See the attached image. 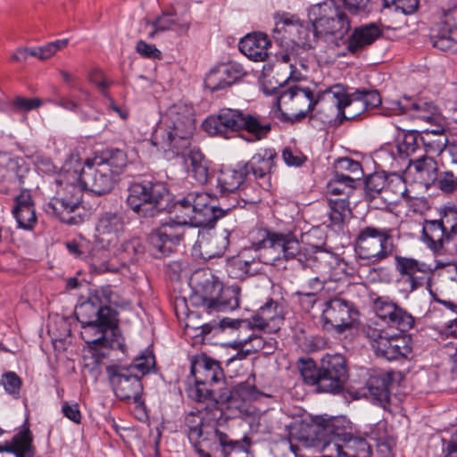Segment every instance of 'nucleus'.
Segmentation results:
<instances>
[{
    "label": "nucleus",
    "mask_w": 457,
    "mask_h": 457,
    "mask_svg": "<svg viewBox=\"0 0 457 457\" xmlns=\"http://www.w3.org/2000/svg\"><path fill=\"white\" fill-rule=\"evenodd\" d=\"M346 8L335 0L312 4L308 10V17L316 33L343 37L351 29V20Z\"/></svg>",
    "instance_id": "13"
},
{
    "label": "nucleus",
    "mask_w": 457,
    "mask_h": 457,
    "mask_svg": "<svg viewBox=\"0 0 457 457\" xmlns=\"http://www.w3.org/2000/svg\"><path fill=\"white\" fill-rule=\"evenodd\" d=\"M79 154L71 153L55 179V195L45 206L47 213L56 216L62 222L69 225L82 223L85 216V210L82 207L85 187L79 176Z\"/></svg>",
    "instance_id": "2"
},
{
    "label": "nucleus",
    "mask_w": 457,
    "mask_h": 457,
    "mask_svg": "<svg viewBox=\"0 0 457 457\" xmlns=\"http://www.w3.org/2000/svg\"><path fill=\"white\" fill-rule=\"evenodd\" d=\"M411 96H403L397 100H386L382 103V111L384 115H401L406 114Z\"/></svg>",
    "instance_id": "53"
},
{
    "label": "nucleus",
    "mask_w": 457,
    "mask_h": 457,
    "mask_svg": "<svg viewBox=\"0 0 457 457\" xmlns=\"http://www.w3.org/2000/svg\"><path fill=\"white\" fill-rule=\"evenodd\" d=\"M226 270L228 276L236 279H244L258 272V268H251L245 264L237 254L227 261Z\"/></svg>",
    "instance_id": "47"
},
{
    "label": "nucleus",
    "mask_w": 457,
    "mask_h": 457,
    "mask_svg": "<svg viewBox=\"0 0 457 457\" xmlns=\"http://www.w3.org/2000/svg\"><path fill=\"white\" fill-rule=\"evenodd\" d=\"M42 104V100L37 97L27 98L17 96L11 100L10 107L13 112H26L39 108Z\"/></svg>",
    "instance_id": "55"
},
{
    "label": "nucleus",
    "mask_w": 457,
    "mask_h": 457,
    "mask_svg": "<svg viewBox=\"0 0 457 457\" xmlns=\"http://www.w3.org/2000/svg\"><path fill=\"white\" fill-rule=\"evenodd\" d=\"M28 173L29 169L22 160L8 159L6 174L4 175L7 179L17 181L19 186H22L25 183V178Z\"/></svg>",
    "instance_id": "49"
},
{
    "label": "nucleus",
    "mask_w": 457,
    "mask_h": 457,
    "mask_svg": "<svg viewBox=\"0 0 457 457\" xmlns=\"http://www.w3.org/2000/svg\"><path fill=\"white\" fill-rule=\"evenodd\" d=\"M250 345V348L241 350L235 356L231 357L228 361H232L236 359H245L246 356L257 353L261 350H265L266 353H270L273 351L274 347L271 342L266 341L262 337L258 335H251L246 338L240 339L238 342L233 344L234 348H243L244 346Z\"/></svg>",
    "instance_id": "41"
},
{
    "label": "nucleus",
    "mask_w": 457,
    "mask_h": 457,
    "mask_svg": "<svg viewBox=\"0 0 457 457\" xmlns=\"http://www.w3.org/2000/svg\"><path fill=\"white\" fill-rule=\"evenodd\" d=\"M328 205V217L334 225H341L352 214L347 198H329Z\"/></svg>",
    "instance_id": "46"
},
{
    "label": "nucleus",
    "mask_w": 457,
    "mask_h": 457,
    "mask_svg": "<svg viewBox=\"0 0 457 457\" xmlns=\"http://www.w3.org/2000/svg\"><path fill=\"white\" fill-rule=\"evenodd\" d=\"M348 421L344 417H333L326 420L316 431L317 438L314 445L322 453L324 457V449L328 444L332 445L341 443L337 439L345 438L351 432L348 429Z\"/></svg>",
    "instance_id": "26"
},
{
    "label": "nucleus",
    "mask_w": 457,
    "mask_h": 457,
    "mask_svg": "<svg viewBox=\"0 0 457 457\" xmlns=\"http://www.w3.org/2000/svg\"><path fill=\"white\" fill-rule=\"evenodd\" d=\"M21 385V378L14 371H7L1 376L0 386L14 399L20 398Z\"/></svg>",
    "instance_id": "50"
},
{
    "label": "nucleus",
    "mask_w": 457,
    "mask_h": 457,
    "mask_svg": "<svg viewBox=\"0 0 457 457\" xmlns=\"http://www.w3.org/2000/svg\"><path fill=\"white\" fill-rule=\"evenodd\" d=\"M212 432L221 446V457H227L235 448L240 446L238 440L230 439L227 434L215 428V426Z\"/></svg>",
    "instance_id": "60"
},
{
    "label": "nucleus",
    "mask_w": 457,
    "mask_h": 457,
    "mask_svg": "<svg viewBox=\"0 0 457 457\" xmlns=\"http://www.w3.org/2000/svg\"><path fill=\"white\" fill-rule=\"evenodd\" d=\"M457 236V223L447 231L441 220H425L422 228V241L435 256L445 255L448 244Z\"/></svg>",
    "instance_id": "20"
},
{
    "label": "nucleus",
    "mask_w": 457,
    "mask_h": 457,
    "mask_svg": "<svg viewBox=\"0 0 457 457\" xmlns=\"http://www.w3.org/2000/svg\"><path fill=\"white\" fill-rule=\"evenodd\" d=\"M12 213L17 221L19 228L32 230L37 223L35 206L25 208L21 211H12Z\"/></svg>",
    "instance_id": "51"
},
{
    "label": "nucleus",
    "mask_w": 457,
    "mask_h": 457,
    "mask_svg": "<svg viewBox=\"0 0 457 457\" xmlns=\"http://www.w3.org/2000/svg\"><path fill=\"white\" fill-rule=\"evenodd\" d=\"M339 445L328 444L324 449V457H370L371 447L366 438L350 433L345 438L337 439Z\"/></svg>",
    "instance_id": "25"
},
{
    "label": "nucleus",
    "mask_w": 457,
    "mask_h": 457,
    "mask_svg": "<svg viewBox=\"0 0 457 457\" xmlns=\"http://www.w3.org/2000/svg\"><path fill=\"white\" fill-rule=\"evenodd\" d=\"M357 97L360 100L354 101L353 105H357L356 110L349 111L350 117H358L365 110L375 108L382 104L381 97L377 90L357 89Z\"/></svg>",
    "instance_id": "44"
},
{
    "label": "nucleus",
    "mask_w": 457,
    "mask_h": 457,
    "mask_svg": "<svg viewBox=\"0 0 457 457\" xmlns=\"http://www.w3.org/2000/svg\"><path fill=\"white\" fill-rule=\"evenodd\" d=\"M395 267L399 274L398 281L405 283L410 292L421 287L426 277L432 271L427 263L402 255L395 256Z\"/></svg>",
    "instance_id": "24"
},
{
    "label": "nucleus",
    "mask_w": 457,
    "mask_h": 457,
    "mask_svg": "<svg viewBox=\"0 0 457 457\" xmlns=\"http://www.w3.org/2000/svg\"><path fill=\"white\" fill-rule=\"evenodd\" d=\"M277 32H283L284 37H287L294 45L304 49L313 48L316 37L320 35V33H316L312 23H303L295 17L284 18L277 22L273 35L275 38H277L275 36Z\"/></svg>",
    "instance_id": "21"
},
{
    "label": "nucleus",
    "mask_w": 457,
    "mask_h": 457,
    "mask_svg": "<svg viewBox=\"0 0 457 457\" xmlns=\"http://www.w3.org/2000/svg\"><path fill=\"white\" fill-rule=\"evenodd\" d=\"M246 170L242 163L237 164L234 168H224L220 170L218 179L217 187L220 195L236 193L246 179Z\"/></svg>",
    "instance_id": "33"
},
{
    "label": "nucleus",
    "mask_w": 457,
    "mask_h": 457,
    "mask_svg": "<svg viewBox=\"0 0 457 457\" xmlns=\"http://www.w3.org/2000/svg\"><path fill=\"white\" fill-rule=\"evenodd\" d=\"M174 24L175 20L173 19V14L170 12H164L151 23L153 31L149 33L148 37L152 38L154 37V34L168 30Z\"/></svg>",
    "instance_id": "61"
},
{
    "label": "nucleus",
    "mask_w": 457,
    "mask_h": 457,
    "mask_svg": "<svg viewBox=\"0 0 457 457\" xmlns=\"http://www.w3.org/2000/svg\"><path fill=\"white\" fill-rule=\"evenodd\" d=\"M187 159L189 161V170L195 179L200 184L207 183L212 176L209 160L205 158L201 151L195 149L189 152Z\"/></svg>",
    "instance_id": "43"
},
{
    "label": "nucleus",
    "mask_w": 457,
    "mask_h": 457,
    "mask_svg": "<svg viewBox=\"0 0 457 457\" xmlns=\"http://www.w3.org/2000/svg\"><path fill=\"white\" fill-rule=\"evenodd\" d=\"M276 158L277 153L274 149H264L254 154L250 161L242 165L245 168L247 176L252 173L256 179H265L271 173Z\"/></svg>",
    "instance_id": "32"
},
{
    "label": "nucleus",
    "mask_w": 457,
    "mask_h": 457,
    "mask_svg": "<svg viewBox=\"0 0 457 457\" xmlns=\"http://www.w3.org/2000/svg\"><path fill=\"white\" fill-rule=\"evenodd\" d=\"M79 176L85 189L97 195L109 193L117 180L107 167L91 158L86 159L83 164L80 162Z\"/></svg>",
    "instance_id": "18"
},
{
    "label": "nucleus",
    "mask_w": 457,
    "mask_h": 457,
    "mask_svg": "<svg viewBox=\"0 0 457 457\" xmlns=\"http://www.w3.org/2000/svg\"><path fill=\"white\" fill-rule=\"evenodd\" d=\"M80 332L82 339L92 349L121 348L122 344L117 338L118 319L117 317L99 320L81 324Z\"/></svg>",
    "instance_id": "16"
},
{
    "label": "nucleus",
    "mask_w": 457,
    "mask_h": 457,
    "mask_svg": "<svg viewBox=\"0 0 457 457\" xmlns=\"http://www.w3.org/2000/svg\"><path fill=\"white\" fill-rule=\"evenodd\" d=\"M406 115L413 120L434 123L437 119V108L432 102L411 96Z\"/></svg>",
    "instance_id": "40"
},
{
    "label": "nucleus",
    "mask_w": 457,
    "mask_h": 457,
    "mask_svg": "<svg viewBox=\"0 0 457 457\" xmlns=\"http://www.w3.org/2000/svg\"><path fill=\"white\" fill-rule=\"evenodd\" d=\"M191 374L195 378V387L190 395L197 402H212V405L228 403L229 407L238 408V399L243 402L256 399L258 391L248 383H241L233 390L225 389L219 396L212 386L224 379V372L219 361L203 355L191 366Z\"/></svg>",
    "instance_id": "3"
},
{
    "label": "nucleus",
    "mask_w": 457,
    "mask_h": 457,
    "mask_svg": "<svg viewBox=\"0 0 457 457\" xmlns=\"http://www.w3.org/2000/svg\"><path fill=\"white\" fill-rule=\"evenodd\" d=\"M394 180L389 179L384 173L375 172L365 179L364 191L366 198L372 201L381 197L385 201L394 202L395 199L389 196L390 186Z\"/></svg>",
    "instance_id": "35"
},
{
    "label": "nucleus",
    "mask_w": 457,
    "mask_h": 457,
    "mask_svg": "<svg viewBox=\"0 0 457 457\" xmlns=\"http://www.w3.org/2000/svg\"><path fill=\"white\" fill-rule=\"evenodd\" d=\"M358 312L353 303L341 297H333L325 303L322 317L338 333L352 327Z\"/></svg>",
    "instance_id": "22"
},
{
    "label": "nucleus",
    "mask_w": 457,
    "mask_h": 457,
    "mask_svg": "<svg viewBox=\"0 0 457 457\" xmlns=\"http://www.w3.org/2000/svg\"><path fill=\"white\" fill-rule=\"evenodd\" d=\"M236 204L228 207L216 205V199L205 192H190L173 205L175 216L153 230L148 237L151 254L161 259L175 251L183 240L187 226L212 227Z\"/></svg>",
    "instance_id": "1"
},
{
    "label": "nucleus",
    "mask_w": 457,
    "mask_h": 457,
    "mask_svg": "<svg viewBox=\"0 0 457 457\" xmlns=\"http://www.w3.org/2000/svg\"><path fill=\"white\" fill-rule=\"evenodd\" d=\"M337 87V96H335L334 108L335 112L331 117L325 120L324 125L335 124L341 125L346 120H353L355 117H350L349 111L356 110L357 105H353L354 101L360 100L357 97L356 90L353 93H347L345 87L341 84H335L329 87V89H335Z\"/></svg>",
    "instance_id": "28"
},
{
    "label": "nucleus",
    "mask_w": 457,
    "mask_h": 457,
    "mask_svg": "<svg viewBox=\"0 0 457 457\" xmlns=\"http://www.w3.org/2000/svg\"><path fill=\"white\" fill-rule=\"evenodd\" d=\"M125 217L121 212L105 211L98 215L95 237L97 245L104 249L116 247L125 232Z\"/></svg>",
    "instance_id": "17"
},
{
    "label": "nucleus",
    "mask_w": 457,
    "mask_h": 457,
    "mask_svg": "<svg viewBox=\"0 0 457 457\" xmlns=\"http://www.w3.org/2000/svg\"><path fill=\"white\" fill-rule=\"evenodd\" d=\"M221 414V409L218 405H212L210 402L204 409L189 412L185 416L184 425L188 439L199 457H212L199 446L200 438L212 433L216 420L220 418Z\"/></svg>",
    "instance_id": "14"
},
{
    "label": "nucleus",
    "mask_w": 457,
    "mask_h": 457,
    "mask_svg": "<svg viewBox=\"0 0 457 457\" xmlns=\"http://www.w3.org/2000/svg\"><path fill=\"white\" fill-rule=\"evenodd\" d=\"M393 382L391 372L381 371L370 377L367 390L374 401L380 404L387 403L390 399V386Z\"/></svg>",
    "instance_id": "36"
},
{
    "label": "nucleus",
    "mask_w": 457,
    "mask_h": 457,
    "mask_svg": "<svg viewBox=\"0 0 457 457\" xmlns=\"http://www.w3.org/2000/svg\"><path fill=\"white\" fill-rule=\"evenodd\" d=\"M75 314L80 324L99 321V320L105 319V317L110 319L118 316L117 311L110 305L104 304L102 301L98 300L97 296L92 295L87 301L76 307Z\"/></svg>",
    "instance_id": "29"
},
{
    "label": "nucleus",
    "mask_w": 457,
    "mask_h": 457,
    "mask_svg": "<svg viewBox=\"0 0 457 457\" xmlns=\"http://www.w3.org/2000/svg\"><path fill=\"white\" fill-rule=\"evenodd\" d=\"M62 412L70 420L76 424L81 423V412L79 411V406L77 403H70L68 402H64L62 405Z\"/></svg>",
    "instance_id": "64"
},
{
    "label": "nucleus",
    "mask_w": 457,
    "mask_h": 457,
    "mask_svg": "<svg viewBox=\"0 0 457 457\" xmlns=\"http://www.w3.org/2000/svg\"><path fill=\"white\" fill-rule=\"evenodd\" d=\"M277 59L281 63L288 64L290 69L289 78L293 79H298V67H301L303 70H307V64L304 62V61L298 58L294 50L291 52L281 53L277 56Z\"/></svg>",
    "instance_id": "52"
},
{
    "label": "nucleus",
    "mask_w": 457,
    "mask_h": 457,
    "mask_svg": "<svg viewBox=\"0 0 457 457\" xmlns=\"http://www.w3.org/2000/svg\"><path fill=\"white\" fill-rule=\"evenodd\" d=\"M376 315L388 327L406 332L413 328L414 318L405 309L385 297H378L373 304Z\"/></svg>",
    "instance_id": "23"
},
{
    "label": "nucleus",
    "mask_w": 457,
    "mask_h": 457,
    "mask_svg": "<svg viewBox=\"0 0 457 457\" xmlns=\"http://www.w3.org/2000/svg\"><path fill=\"white\" fill-rule=\"evenodd\" d=\"M381 34L380 29L374 23L355 28L348 38L347 50L352 54H357L373 44Z\"/></svg>",
    "instance_id": "34"
},
{
    "label": "nucleus",
    "mask_w": 457,
    "mask_h": 457,
    "mask_svg": "<svg viewBox=\"0 0 457 457\" xmlns=\"http://www.w3.org/2000/svg\"><path fill=\"white\" fill-rule=\"evenodd\" d=\"M251 329H258L265 333L272 334L280 328L283 317L278 312V304L270 299L262 305L254 315L248 319Z\"/></svg>",
    "instance_id": "27"
},
{
    "label": "nucleus",
    "mask_w": 457,
    "mask_h": 457,
    "mask_svg": "<svg viewBox=\"0 0 457 457\" xmlns=\"http://www.w3.org/2000/svg\"><path fill=\"white\" fill-rule=\"evenodd\" d=\"M33 434L25 421L21 429L18 431L9 441L11 453L16 457H34L36 448L33 445Z\"/></svg>",
    "instance_id": "38"
},
{
    "label": "nucleus",
    "mask_w": 457,
    "mask_h": 457,
    "mask_svg": "<svg viewBox=\"0 0 457 457\" xmlns=\"http://www.w3.org/2000/svg\"><path fill=\"white\" fill-rule=\"evenodd\" d=\"M384 7H394L395 12L411 15L418 11L420 0H383Z\"/></svg>",
    "instance_id": "57"
},
{
    "label": "nucleus",
    "mask_w": 457,
    "mask_h": 457,
    "mask_svg": "<svg viewBox=\"0 0 457 457\" xmlns=\"http://www.w3.org/2000/svg\"><path fill=\"white\" fill-rule=\"evenodd\" d=\"M144 252L142 241L138 237H133L124 241L114 253H118L122 262L134 263L143 256Z\"/></svg>",
    "instance_id": "45"
},
{
    "label": "nucleus",
    "mask_w": 457,
    "mask_h": 457,
    "mask_svg": "<svg viewBox=\"0 0 457 457\" xmlns=\"http://www.w3.org/2000/svg\"><path fill=\"white\" fill-rule=\"evenodd\" d=\"M437 187L445 193H453L457 189V171L447 170L437 176Z\"/></svg>",
    "instance_id": "59"
},
{
    "label": "nucleus",
    "mask_w": 457,
    "mask_h": 457,
    "mask_svg": "<svg viewBox=\"0 0 457 457\" xmlns=\"http://www.w3.org/2000/svg\"><path fill=\"white\" fill-rule=\"evenodd\" d=\"M421 139L420 134L410 130L403 134V139L398 141L395 145H390L380 151L381 154H391L393 160H405L420 149L419 140Z\"/></svg>",
    "instance_id": "37"
},
{
    "label": "nucleus",
    "mask_w": 457,
    "mask_h": 457,
    "mask_svg": "<svg viewBox=\"0 0 457 457\" xmlns=\"http://www.w3.org/2000/svg\"><path fill=\"white\" fill-rule=\"evenodd\" d=\"M154 365V357L147 354L135 359L129 365L108 366L106 374L117 398L138 403L143 391L141 378L147 374Z\"/></svg>",
    "instance_id": "9"
},
{
    "label": "nucleus",
    "mask_w": 457,
    "mask_h": 457,
    "mask_svg": "<svg viewBox=\"0 0 457 457\" xmlns=\"http://www.w3.org/2000/svg\"><path fill=\"white\" fill-rule=\"evenodd\" d=\"M299 370L306 384L323 393L339 394L348 379L346 360L340 353H327L319 363L311 358L301 359Z\"/></svg>",
    "instance_id": "7"
},
{
    "label": "nucleus",
    "mask_w": 457,
    "mask_h": 457,
    "mask_svg": "<svg viewBox=\"0 0 457 457\" xmlns=\"http://www.w3.org/2000/svg\"><path fill=\"white\" fill-rule=\"evenodd\" d=\"M92 159L97 161L100 165L107 167L108 171L116 178L124 171L128 163L126 153L118 148L104 150Z\"/></svg>",
    "instance_id": "39"
},
{
    "label": "nucleus",
    "mask_w": 457,
    "mask_h": 457,
    "mask_svg": "<svg viewBox=\"0 0 457 457\" xmlns=\"http://www.w3.org/2000/svg\"><path fill=\"white\" fill-rule=\"evenodd\" d=\"M224 74H221L220 64L210 71L204 79V85L211 91H219L229 87Z\"/></svg>",
    "instance_id": "54"
},
{
    "label": "nucleus",
    "mask_w": 457,
    "mask_h": 457,
    "mask_svg": "<svg viewBox=\"0 0 457 457\" xmlns=\"http://www.w3.org/2000/svg\"><path fill=\"white\" fill-rule=\"evenodd\" d=\"M270 41L262 32L248 34L239 41V50L254 62L265 61L269 55L268 48Z\"/></svg>",
    "instance_id": "31"
},
{
    "label": "nucleus",
    "mask_w": 457,
    "mask_h": 457,
    "mask_svg": "<svg viewBox=\"0 0 457 457\" xmlns=\"http://www.w3.org/2000/svg\"><path fill=\"white\" fill-rule=\"evenodd\" d=\"M164 129L155 130L152 143L164 152L179 155L191 145L195 130V112L192 105L177 103L170 106L163 117Z\"/></svg>",
    "instance_id": "5"
},
{
    "label": "nucleus",
    "mask_w": 457,
    "mask_h": 457,
    "mask_svg": "<svg viewBox=\"0 0 457 457\" xmlns=\"http://www.w3.org/2000/svg\"><path fill=\"white\" fill-rule=\"evenodd\" d=\"M375 354L387 361L407 359L411 353V337L408 336H389L387 332L368 328L366 329Z\"/></svg>",
    "instance_id": "15"
},
{
    "label": "nucleus",
    "mask_w": 457,
    "mask_h": 457,
    "mask_svg": "<svg viewBox=\"0 0 457 457\" xmlns=\"http://www.w3.org/2000/svg\"><path fill=\"white\" fill-rule=\"evenodd\" d=\"M335 89L326 88L319 91L316 95L308 87H302L297 85L291 86L282 90L278 100L283 104H290L291 109L296 111L298 120L305 118L309 112L311 119H317L324 125L325 120L331 117L335 112L334 101L337 93Z\"/></svg>",
    "instance_id": "8"
},
{
    "label": "nucleus",
    "mask_w": 457,
    "mask_h": 457,
    "mask_svg": "<svg viewBox=\"0 0 457 457\" xmlns=\"http://www.w3.org/2000/svg\"><path fill=\"white\" fill-rule=\"evenodd\" d=\"M429 39L441 51L457 53V6L445 12L443 19L431 29Z\"/></svg>",
    "instance_id": "19"
},
{
    "label": "nucleus",
    "mask_w": 457,
    "mask_h": 457,
    "mask_svg": "<svg viewBox=\"0 0 457 457\" xmlns=\"http://www.w3.org/2000/svg\"><path fill=\"white\" fill-rule=\"evenodd\" d=\"M257 247H264V252L271 253L273 261L285 260L295 262L302 268L312 266L316 258L303 248L294 233L267 232L265 237L256 243Z\"/></svg>",
    "instance_id": "12"
},
{
    "label": "nucleus",
    "mask_w": 457,
    "mask_h": 457,
    "mask_svg": "<svg viewBox=\"0 0 457 457\" xmlns=\"http://www.w3.org/2000/svg\"><path fill=\"white\" fill-rule=\"evenodd\" d=\"M136 51L143 57L149 59L162 58L161 51L152 44H148L144 40H139L136 46Z\"/></svg>",
    "instance_id": "62"
},
{
    "label": "nucleus",
    "mask_w": 457,
    "mask_h": 457,
    "mask_svg": "<svg viewBox=\"0 0 457 457\" xmlns=\"http://www.w3.org/2000/svg\"><path fill=\"white\" fill-rule=\"evenodd\" d=\"M126 203L138 216L154 218L167 210L170 192L163 182L142 180L133 182L128 188Z\"/></svg>",
    "instance_id": "10"
},
{
    "label": "nucleus",
    "mask_w": 457,
    "mask_h": 457,
    "mask_svg": "<svg viewBox=\"0 0 457 457\" xmlns=\"http://www.w3.org/2000/svg\"><path fill=\"white\" fill-rule=\"evenodd\" d=\"M204 129L211 136L229 138L234 133L245 131V139L253 143L268 137L272 129L270 120L256 112L223 108L203 122Z\"/></svg>",
    "instance_id": "4"
},
{
    "label": "nucleus",
    "mask_w": 457,
    "mask_h": 457,
    "mask_svg": "<svg viewBox=\"0 0 457 457\" xmlns=\"http://www.w3.org/2000/svg\"><path fill=\"white\" fill-rule=\"evenodd\" d=\"M395 244L393 228L372 225L360 228L354 242L358 258L378 263L393 254Z\"/></svg>",
    "instance_id": "11"
},
{
    "label": "nucleus",
    "mask_w": 457,
    "mask_h": 457,
    "mask_svg": "<svg viewBox=\"0 0 457 457\" xmlns=\"http://www.w3.org/2000/svg\"><path fill=\"white\" fill-rule=\"evenodd\" d=\"M256 243H252L251 246L243 248L237 253L243 262L251 268H255L254 266L261 262L270 263V260L265 259L267 253L264 252V247H257Z\"/></svg>",
    "instance_id": "48"
},
{
    "label": "nucleus",
    "mask_w": 457,
    "mask_h": 457,
    "mask_svg": "<svg viewBox=\"0 0 457 457\" xmlns=\"http://www.w3.org/2000/svg\"><path fill=\"white\" fill-rule=\"evenodd\" d=\"M409 169L415 181L427 188L436 184L438 176L437 162L430 156L423 155L409 161Z\"/></svg>",
    "instance_id": "30"
},
{
    "label": "nucleus",
    "mask_w": 457,
    "mask_h": 457,
    "mask_svg": "<svg viewBox=\"0 0 457 457\" xmlns=\"http://www.w3.org/2000/svg\"><path fill=\"white\" fill-rule=\"evenodd\" d=\"M220 66L221 69V74H224V78H226L229 87L241 79L246 74L243 66L236 62L220 63Z\"/></svg>",
    "instance_id": "56"
},
{
    "label": "nucleus",
    "mask_w": 457,
    "mask_h": 457,
    "mask_svg": "<svg viewBox=\"0 0 457 457\" xmlns=\"http://www.w3.org/2000/svg\"><path fill=\"white\" fill-rule=\"evenodd\" d=\"M229 234L224 230L221 234L212 237L209 240L197 242L204 259L220 257L224 254L228 246Z\"/></svg>",
    "instance_id": "42"
},
{
    "label": "nucleus",
    "mask_w": 457,
    "mask_h": 457,
    "mask_svg": "<svg viewBox=\"0 0 457 457\" xmlns=\"http://www.w3.org/2000/svg\"><path fill=\"white\" fill-rule=\"evenodd\" d=\"M336 170L345 172V174H351L356 178H361L363 175L361 163L348 157L337 160L336 163Z\"/></svg>",
    "instance_id": "58"
},
{
    "label": "nucleus",
    "mask_w": 457,
    "mask_h": 457,
    "mask_svg": "<svg viewBox=\"0 0 457 457\" xmlns=\"http://www.w3.org/2000/svg\"><path fill=\"white\" fill-rule=\"evenodd\" d=\"M192 293L189 302L207 312H227L239 306V288L224 287L222 282L211 272H195L190 278Z\"/></svg>",
    "instance_id": "6"
},
{
    "label": "nucleus",
    "mask_w": 457,
    "mask_h": 457,
    "mask_svg": "<svg viewBox=\"0 0 457 457\" xmlns=\"http://www.w3.org/2000/svg\"><path fill=\"white\" fill-rule=\"evenodd\" d=\"M282 158L287 165L299 167L303 165L307 158L300 151H293L290 148H285L282 152Z\"/></svg>",
    "instance_id": "63"
}]
</instances>
